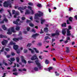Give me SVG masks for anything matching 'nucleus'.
I'll return each instance as SVG.
<instances>
[{
  "label": "nucleus",
  "mask_w": 77,
  "mask_h": 77,
  "mask_svg": "<svg viewBox=\"0 0 77 77\" xmlns=\"http://www.w3.org/2000/svg\"><path fill=\"white\" fill-rule=\"evenodd\" d=\"M31 59L32 60H35V59L37 60L35 61L36 64L38 66L40 69H41V68H43V67L41 66L40 63H39V60H38V57H37V55L36 54H35L34 55H33L31 57Z\"/></svg>",
  "instance_id": "obj_1"
},
{
  "label": "nucleus",
  "mask_w": 77,
  "mask_h": 77,
  "mask_svg": "<svg viewBox=\"0 0 77 77\" xmlns=\"http://www.w3.org/2000/svg\"><path fill=\"white\" fill-rule=\"evenodd\" d=\"M14 0H8L7 2H5L4 3V7H8L9 6L10 8H12L11 4L12 3Z\"/></svg>",
  "instance_id": "obj_2"
},
{
  "label": "nucleus",
  "mask_w": 77,
  "mask_h": 77,
  "mask_svg": "<svg viewBox=\"0 0 77 77\" xmlns=\"http://www.w3.org/2000/svg\"><path fill=\"white\" fill-rule=\"evenodd\" d=\"M38 14H35V16L34 17V19L35 20H39V17H41L42 16H43V13L39 11H38Z\"/></svg>",
  "instance_id": "obj_3"
},
{
  "label": "nucleus",
  "mask_w": 77,
  "mask_h": 77,
  "mask_svg": "<svg viewBox=\"0 0 77 77\" xmlns=\"http://www.w3.org/2000/svg\"><path fill=\"white\" fill-rule=\"evenodd\" d=\"M12 32L15 33V31L14 30V27H12L9 28L8 30V31L7 32V33L8 35H11L12 34Z\"/></svg>",
  "instance_id": "obj_4"
},
{
  "label": "nucleus",
  "mask_w": 77,
  "mask_h": 77,
  "mask_svg": "<svg viewBox=\"0 0 77 77\" xmlns=\"http://www.w3.org/2000/svg\"><path fill=\"white\" fill-rule=\"evenodd\" d=\"M60 30H57L56 31V33H53L51 34V35H50L49 34H47L46 35H48L49 36H54L56 35H59V32H60Z\"/></svg>",
  "instance_id": "obj_5"
},
{
  "label": "nucleus",
  "mask_w": 77,
  "mask_h": 77,
  "mask_svg": "<svg viewBox=\"0 0 77 77\" xmlns=\"http://www.w3.org/2000/svg\"><path fill=\"white\" fill-rule=\"evenodd\" d=\"M27 8V7L25 6L22 8L21 7H18L17 6H15V9H18V10H19L21 13H23V10H24Z\"/></svg>",
  "instance_id": "obj_6"
},
{
  "label": "nucleus",
  "mask_w": 77,
  "mask_h": 77,
  "mask_svg": "<svg viewBox=\"0 0 77 77\" xmlns=\"http://www.w3.org/2000/svg\"><path fill=\"white\" fill-rule=\"evenodd\" d=\"M10 45H14L13 46V48L15 50H17L18 48V46L17 45H15V43H13L12 41H11L10 43Z\"/></svg>",
  "instance_id": "obj_7"
},
{
  "label": "nucleus",
  "mask_w": 77,
  "mask_h": 77,
  "mask_svg": "<svg viewBox=\"0 0 77 77\" xmlns=\"http://www.w3.org/2000/svg\"><path fill=\"white\" fill-rule=\"evenodd\" d=\"M12 14H15V15L14 16V18H17V15H20V13L18 11H15V10H13L12 11Z\"/></svg>",
  "instance_id": "obj_8"
},
{
  "label": "nucleus",
  "mask_w": 77,
  "mask_h": 77,
  "mask_svg": "<svg viewBox=\"0 0 77 77\" xmlns=\"http://www.w3.org/2000/svg\"><path fill=\"white\" fill-rule=\"evenodd\" d=\"M23 39V37L21 36H20L19 38H13V40L15 42H17V41H18L19 40H21Z\"/></svg>",
  "instance_id": "obj_9"
},
{
  "label": "nucleus",
  "mask_w": 77,
  "mask_h": 77,
  "mask_svg": "<svg viewBox=\"0 0 77 77\" xmlns=\"http://www.w3.org/2000/svg\"><path fill=\"white\" fill-rule=\"evenodd\" d=\"M4 19L3 20H2V21H1L0 22V23L1 24H2V23H4V21H5V22L6 23H7V22H8V19H6V17H5V15H4Z\"/></svg>",
  "instance_id": "obj_10"
},
{
  "label": "nucleus",
  "mask_w": 77,
  "mask_h": 77,
  "mask_svg": "<svg viewBox=\"0 0 77 77\" xmlns=\"http://www.w3.org/2000/svg\"><path fill=\"white\" fill-rule=\"evenodd\" d=\"M20 21V19H18L16 21H14L13 23L14 24H15L17 25H20V23L19 24L18 23V21Z\"/></svg>",
  "instance_id": "obj_11"
},
{
  "label": "nucleus",
  "mask_w": 77,
  "mask_h": 77,
  "mask_svg": "<svg viewBox=\"0 0 77 77\" xmlns=\"http://www.w3.org/2000/svg\"><path fill=\"white\" fill-rule=\"evenodd\" d=\"M26 22L27 23H29V26L31 27H33V26H34V25L31 23V21L27 20Z\"/></svg>",
  "instance_id": "obj_12"
},
{
  "label": "nucleus",
  "mask_w": 77,
  "mask_h": 77,
  "mask_svg": "<svg viewBox=\"0 0 77 77\" xmlns=\"http://www.w3.org/2000/svg\"><path fill=\"white\" fill-rule=\"evenodd\" d=\"M41 23L42 24H43L45 22H46V20L43 19L42 18L41 20Z\"/></svg>",
  "instance_id": "obj_13"
},
{
  "label": "nucleus",
  "mask_w": 77,
  "mask_h": 77,
  "mask_svg": "<svg viewBox=\"0 0 77 77\" xmlns=\"http://www.w3.org/2000/svg\"><path fill=\"white\" fill-rule=\"evenodd\" d=\"M21 58L22 59V62L23 63H24L26 64V63H27V62L26 61V60H25L24 59V57L23 56H21Z\"/></svg>",
  "instance_id": "obj_14"
},
{
  "label": "nucleus",
  "mask_w": 77,
  "mask_h": 77,
  "mask_svg": "<svg viewBox=\"0 0 77 77\" xmlns=\"http://www.w3.org/2000/svg\"><path fill=\"white\" fill-rule=\"evenodd\" d=\"M67 36H70L71 34V31H69V29H67Z\"/></svg>",
  "instance_id": "obj_15"
},
{
  "label": "nucleus",
  "mask_w": 77,
  "mask_h": 77,
  "mask_svg": "<svg viewBox=\"0 0 77 77\" xmlns=\"http://www.w3.org/2000/svg\"><path fill=\"white\" fill-rule=\"evenodd\" d=\"M53 69V67H49L48 69H46L45 68V70H46V71H49V72H51L50 70H51V69Z\"/></svg>",
  "instance_id": "obj_16"
},
{
  "label": "nucleus",
  "mask_w": 77,
  "mask_h": 77,
  "mask_svg": "<svg viewBox=\"0 0 77 77\" xmlns=\"http://www.w3.org/2000/svg\"><path fill=\"white\" fill-rule=\"evenodd\" d=\"M8 42V40H4L2 42V43L3 45H5Z\"/></svg>",
  "instance_id": "obj_17"
},
{
  "label": "nucleus",
  "mask_w": 77,
  "mask_h": 77,
  "mask_svg": "<svg viewBox=\"0 0 77 77\" xmlns=\"http://www.w3.org/2000/svg\"><path fill=\"white\" fill-rule=\"evenodd\" d=\"M27 8L29 9H30L31 11L32 14H34V11H33V10H32V7H31L29 6Z\"/></svg>",
  "instance_id": "obj_18"
},
{
  "label": "nucleus",
  "mask_w": 77,
  "mask_h": 77,
  "mask_svg": "<svg viewBox=\"0 0 77 77\" xmlns=\"http://www.w3.org/2000/svg\"><path fill=\"white\" fill-rule=\"evenodd\" d=\"M68 40H70V38L69 37H67L66 38V40L64 42V43L66 44L68 42Z\"/></svg>",
  "instance_id": "obj_19"
},
{
  "label": "nucleus",
  "mask_w": 77,
  "mask_h": 77,
  "mask_svg": "<svg viewBox=\"0 0 77 77\" xmlns=\"http://www.w3.org/2000/svg\"><path fill=\"white\" fill-rule=\"evenodd\" d=\"M62 33L64 35H65V34L66 33V29H63L62 30Z\"/></svg>",
  "instance_id": "obj_20"
},
{
  "label": "nucleus",
  "mask_w": 77,
  "mask_h": 77,
  "mask_svg": "<svg viewBox=\"0 0 77 77\" xmlns=\"http://www.w3.org/2000/svg\"><path fill=\"white\" fill-rule=\"evenodd\" d=\"M2 28L4 30H6L7 29L5 25H3L2 26Z\"/></svg>",
  "instance_id": "obj_21"
},
{
  "label": "nucleus",
  "mask_w": 77,
  "mask_h": 77,
  "mask_svg": "<svg viewBox=\"0 0 77 77\" xmlns=\"http://www.w3.org/2000/svg\"><path fill=\"white\" fill-rule=\"evenodd\" d=\"M29 51H30L32 54H33L35 53V51H34L33 49H32L30 48L29 49Z\"/></svg>",
  "instance_id": "obj_22"
},
{
  "label": "nucleus",
  "mask_w": 77,
  "mask_h": 77,
  "mask_svg": "<svg viewBox=\"0 0 77 77\" xmlns=\"http://www.w3.org/2000/svg\"><path fill=\"white\" fill-rule=\"evenodd\" d=\"M38 35H39V34H33L32 36V38H36V37L37 36H38Z\"/></svg>",
  "instance_id": "obj_23"
},
{
  "label": "nucleus",
  "mask_w": 77,
  "mask_h": 77,
  "mask_svg": "<svg viewBox=\"0 0 77 77\" xmlns=\"http://www.w3.org/2000/svg\"><path fill=\"white\" fill-rule=\"evenodd\" d=\"M33 50H34L35 51L36 53H39V51L37 50V49L36 48H33Z\"/></svg>",
  "instance_id": "obj_24"
},
{
  "label": "nucleus",
  "mask_w": 77,
  "mask_h": 77,
  "mask_svg": "<svg viewBox=\"0 0 77 77\" xmlns=\"http://www.w3.org/2000/svg\"><path fill=\"white\" fill-rule=\"evenodd\" d=\"M30 14V12L29 11V10H26L25 14Z\"/></svg>",
  "instance_id": "obj_25"
},
{
  "label": "nucleus",
  "mask_w": 77,
  "mask_h": 77,
  "mask_svg": "<svg viewBox=\"0 0 77 77\" xmlns=\"http://www.w3.org/2000/svg\"><path fill=\"white\" fill-rule=\"evenodd\" d=\"M0 38H7V36L1 35H0Z\"/></svg>",
  "instance_id": "obj_26"
},
{
  "label": "nucleus",
  "mask_w": 77,
  "mask_h": 77,
  "mask_svg": "<svg viewBox=\"0 0 77 77\" xmlns=\"http://www.w3.org/2000/svg\"><path fill=\"white\" fill-rule=\"evenodd\" d=\"M48 28L46 27L44 28V31L45 32H47L48 31Z\"/></svg>",
  "instance_id": "obj_27"
},
{
  "label": "nucleus",
  "mask_w": 77,
  "mask_h": 77,
  "mask_svg": "<svg viewBox=\"0 0 77 77\" xmlns=\"http://www.w3.org/2000/svg\"><path fill=\"white\" fill-rule=\"evenodd\" d=\"M20 27L18 26H17L16 27V30H19Z\"/></svg>",
  "instance_id": "obj_28"
},
{
  "label": "nucleus",
  "mask_w": 77,
  "mask_h": 77,
  "mask_svg": "<svg viewBox=\"0 0 77 77\" xmlns=\"http://www.w3.org/2000/svg\"><path fill=\"white\" fill-rule=\"evenodd\" d=\"M50 62H49V61L47 60H46L45 61V63L46 64H49V63Z\"/></svg>",
  "instance_id": "obj_29"
},
{
  "label": "nucleus",
  "mask_w": 77,
  "mask_h": 77,
  "mask_svg": "<svg viewBox=\"0 0 77 77\" xmlns=\"http://www.w3.org/2000/svg\"><path fill=\"white\" fill-rule=\"evenodd\" d=\"M66 48V52L68 53H69V47H67Z\"/></svg>",
  "instance_id": "obj_30"
},
{
  "label": "nucleus",
  "mask_w": 77,
  "mask_h": 77,
  "mask_svg": "<svg viewBox=\"0 0 77 77\" xmlns=\"http://www.w3.org/2000/svg\"><path fill=\"white\" fill-rule=\"evenodd\" d=\"M8 12L9 13V14L10 16V17H12V14H11V10H8Z\"/></svg>",
  "instance_id": "obj_31"
},
{
  "label": "nucleus",
  "mask_w": 77,
  "mask_h": 77,
  "mask_svg": "<svg viewBox=\"0 0 77 77\" xmlns=\"http://www.w3.org/2000/svg\"><path fill=\"white\" fill-rule=\"evenodd\" d=\"M66 23H64L62 24V27H66Z\"/></svg>",
  "instance_id": "obj_32"
},
{
  "label": "nucleus",
  "mask_w": 77,
  "mask_h": 77,
  "mask_svg": "<svg viewBox=\"0 0 77 77\" xmlns=\"http://www.w3.org/2000/svg\"><path fill=\"white\" fill-rule=\"evenodd\" d=\"M32 45V44L31 43L28 44L27 45V47H30V46Z\"/></svg>",
  "instance_id": "obj_33"
},
{
  "label": "nucleus",
  "mask_w": 77,
  "mask_h": 77,
  "mask_svg": "<svg viewBox=\"0 0 77 77\" xmlns=\"http://www.w3.org/2000/svg\"><path fill=\"white\" fill-rule=\"evenodd\" d=\"M9 60V65H12V63H13L10 60Z\"/></svg>",
  "instance_id": "obj_34"
},
{
  "label": "nucleus",
  "mask_w": 77,
  "mask_h": 77,
  "mask_svg": "<svg viewBox=\"0 0 77 77\" xmlns=\"http://www.w3.org/2000/svg\"><path fill=\"white\" fill-rule=\"evenodd\" d=\"M16 60H17V62H19V60H20V58H19V57H17L16 58Z\"/></svg>",
  "instance_id": "obj_35"
},
{
  "label": "nucleus",
  "mask_w": 77,
  "mask_h": 77,
  "mask_svg": "<svg viewBox=\"0 0 77 77\" xmlns=\"http://www.w3.org/2000/svg\"><path fill=\"white\" fill-rule=\"evenodd\" d=\"M34 69L35 71H38V68L37 67H35L34 68Z\"/></svg>",
  "instance_id": "obj_36"
},
{
  "label": "nucleus",
  "mask_w": 77,
  "mask_h": 77,
  "mask_svg": "<svg viewBox=\"0 0 77 77\" xmlns=\"http://www.w3.org/2000/svg\"><path fill=\"white\" fill-rule=\"evenodd\" d=\"M11 61H14L15 59L14 58H11Z\"/></svg>",
  "instance_id": "obj_37"
},
{
  "label": "nucleus",
  "mask_w": 77,
  "mask_h": 77,
  "mask_svg": "<svg viewBox=\"0 0 77 77\" xmlns=\"http://www.w3.org/2000/svg\"><path fill=\"white\" fill-rule=\"evenodd\" d=\"M29 5H30L31 6H33V3L32 2H29L28 3Z\"/></svg>",
  "instance_id": "obj_38"
},
{
  "label": "nucleus",
  "mask_w": 77,
  "mask_h": 77,
  "mask_svg": "<svg viewBox=\"0 0 77 77\" xmlns=\"http://www.w3.org/2000/svg\"><path fill=\"white\" fill-rule=\"evenodd\" d=\"M37 6L38 7H39V8H41V7H42L41 4H38Z\"/></svg>",
  "instance_id": "obj_39"
},
{
  "label": "nucleus",
  "mask_w": 77,
  "mask_h": 77,
  "mask_svg": "<svg viewBox=\"0 0 77 77\" xmlns=\"http://www.w3.org/2000/svg\"><path fill=\"white\" fill-rule=\"evenodd\" d=\"M3 12V8H1L0 10V13H2Z\"/></svg>",
  "instance_id": "obj_40"
},
{
  "label": "nucleus",
  "mask_w": 77,
  "mask_h": 77,
  "mask_svg": "<svg viewBox=\"0 0 77 77\" xmlns=\"http://www.w3.org/2000/svg\"><path fill=\"white\" fill-rule=\"evenodd\" d=\"M55 73L56 75L57 76H58L59 75V74L57 73V72H55Z\"/></svg>",
  "instance_id": "obj_41"
},
{
  "label": "nucleus",
  "mask_w": 77,
  "mask_h": 77,
  "mask_svg": "<svg viewBox=\"0 0 77 77\" xmlns=\"http://www.w3.org/2000/svg\"><path fill=\"white\" fill-rule=\"evenodd\" d=\"M27 31H29L30 30V27H27Z\"/></svg>",
  "instance_id": "obj_42"
},
{
  "label": "nucleus",
  "mask_w": 77,
  "mask_h": 77,
  "mask_svg": "<svg viewBox=\"0 0 77 77\" xmlns=\"http://www.w3.org/2000/svg\"><path fill=\"white\" fill-rule=\"evenodd\" d=\"M5 50H6V51H9V50H10L8 48H6L5 49Z\"/></svg>",
  "instance_id": "obj_43"
},
{
  "label": "nucleus",
  "mask_w": 77,
  "mask_h": 77,
  "mask_svg": "<svg viewBox=\"0 0 77 77\" xmlns=\"http://www.w3.org/2000/svg\"><path fill=\"white\" fill-rule=\"evenodd\" d=\"M38 45V46H41L42 45V43H39L37 44Z\"/></svg>",
  "instance_id": "obj_44"
},
{
  "label": "nucleus",
  "mask_w": 77,
  "mask_h": 77,
  "mask_svg": "<svg viewBox=\"0 0 77 77\" xmlns=\"http://www.w3.org/2000/svg\"><path fill=\"white\" fill-rule=\"evenodd\" d=\"M13 74H14V75H18V73L17 72H15V73H13Z\"/></svg>",
  "instance_id": "obj_45"
},
{
  "label": "nucleus",
  "mask_w": 77,
  "mask_h": 77,
  "mask_svg": "<svg viewBox=\"0 0 77 77\" xmlns=\"http://www.w3.org/2000/svg\"><path fill=\"white\" fill-rule=\"evenodd\" d=\"M68 28H69V30H71V29H72V27H71V26H68Z\"/></svg>",
  "instance_id": "obj_46"
},
{
  "label": "nucleus",
  "mask_w": 77,
  "mask_h": 77,
  "mask_svg": "<svg viewBox=\"0 0 77 77\" xmlns=\"http://www.w3.org/2000/svg\"><path fill=\"white\" fill-rule=\"evenodd\" d=\"M32 32H34V33L35 32H36V31L35 30V29H32Z\"/></svg>",
  "instance_id": "obj_47"
},
{
  "label": "nucleus",
  "mask_w": 77,
  "mask_h": 77,
  "mask_svg": "<svg viewBox=\"0 0 77 77\" xmlns=\"http://www.w3.org/2000/svg\"><path fill=\"white\" fill-rule=\"evenodd\" d=\"M39 59H41V60L43 59V58H42V56H39Z\"/></svg>",
  "instance_id": "obj_48"
},
{
  "label": "nucleus",
  "mask_w": 77,
  "mask_h": 77,
  "mask_svg": "<svg viewBox=\"0 0 77 77\" xmlns=\"http://www.w3.org/2000/svg\"><path fill=\"white\" fill-rule=\"evenodd\" d=\"M11 55L12 56H15V54L13 52H11Z\"/></svg>",
  "instance_id": "obj_49"
},
{
  "label": "nucleus",
  "mask_w": 77,
  "mask_h": 77,
  "mask_svg": "<svg viewBox=\"0 0 77 77\" xmlns=\"http://www.w3.org/2000/svg\"><path fill=\"white\" fill-rule=\"evenodd\" d=\"M72 18L71 17H70L69 18V20L70 21H72Z\"/></svg>",
  "instance_id": "obj_50"
},
{
  "label": "nucleus",
  "mask_w": 77,
  "mask_h": 77,
  "mask_svg": "<svg viewBox=\"0 0 77 77\" xmlns=\"http://www.w3.org/2000/svg\"><path fill=\"white\" fill-rule=\"evenodd\" d=\"M45 40H46V39H50V38H48V37L47 36V37H45Z\"/></svg>",
  "instance_id": "obj_51"
},
{
  "label": "nucleus",
  "mask_w": 77,
  "mask_h": 77,
  "mask_svg": "<svg viewBox=\"0 0 77 77\" xmlns=\"http://www.w3.org/2000/svg\"><path fill=\"white\" fill-rule=\"evenodd\" d=\"M4 48H5V47H3L2 48V49L1 51V52H3V51L4 50Z\"/></svg>",
  "instance_id": "obj_52"
},
{
  "label": "nucleus",
  "mask_w": 77,
  "mask_h": 77,
  "mask_svg": "<svg viewBox=\"0 0 77 77\" xmlns=\"http://www.w3.org/2000/svg\"><path fill=\"white\" fill-rule=\"evenodd\" d=\"M17 69L14 68V69L13 70V71H14V72H15V71H17Z\"/></svg>",
  "instance_id": "obj_53"
},
{
  "label": "nucleus",
  "mask_w": 77,
  "mask_h": 77,
  "mask_svg": "<svg viewBox=\"0 0 77 77\" xmlns=\"http://www.w3.org/2000/svg\"><path fill=\"white\" fill-rule=\"evenodd\" d=\"M28 63H33V62L31 61H28Z\"/></svg>",
  "instance_id": "obj_54"
},
{
  "label": "nucleus",
  "mask_w": 77,
  "mask_h": 77,
  "mask_svg": "<svg viewBox=\"0 0 77 77\" xmlns=\"http://www.w3.org/2000/svg\"><path fill=\"white\" fill-rule=\"evenodd\" d=\"M23 33L24 34H26V33H27V32L26 31H24L23 32Z\"/></svg>",
  "instance_id": "obj_55"
},
{
  "label": "nucleus",
  "mask_w": 77,
  "mask_h": 77,
  "mask_svg": "<svg viewBox=\"0 0 77 77\" xmlns=\"http://www.w3.org/2000/svg\"><path fill=\"white\" fill-rule=\"evenodd\" d=\"M67 24H70L69 23V20H67Z\"/></svg>",
  "instance_id": "obj_56"
},
{
  "label": "nucleus",
  "mask_w": 77,
  "mask_h": 77,
  "mask_svg": "<svg viewBox=\"0 0 77 77\" xmlns=\"http://www.w3.org/2000/svg\"><path fill=\"white\" fill-rule=\"evenodd\" d=\"M23 71H27V69H26L25 68H24L23 69Z\"/></svg>",
  "instance_id": "obj_57"
},
{
  "label": "nucleus",
  "mask_w": 77,
  "mask_h": 77,
  "mask_svg": "<svg viewBox=\"0 0 77 77\" xmlns=\"http://www.w3.org/2000/svg\"><path fill=\"white\" fill-rule=\"evenodd\" d=\"M25 19V17H23L22 18V20H24Z\"/></svg>",
  "instance_id": "obj_58"
},
{
  "label": "nucleus",
  "mask_w": 77,
  "mask_h": 77,
  "mask_svg": "<svg viewBox=\"0 0 77 77\" xmlns=\"http://www.w3.org/2000/svg\"><path fill=\"white\" fill-rule=\"evenodd\" d=\"M21 35H22V33H21V32H19V36H21Z\"/></svg>",
  "instance_id": "obj_59"
},
{
  "label": "nucleus",
  "mask_w": 77,
  "mask_h": 77,
  "mask_svg": "<svg viewBox=\"0 0 77 77\" xmlns=\"http://www.w3.org/2000/svg\"><path fill=\"white\" fill-rule=\"evenodd\" d=\"M27 51L26 49H25L24 50V53H26V52Z\"/></svg>",
  "instance_id": "obj_60"
},
{
  "label": "nucleus",
  "mask_w": 77,
  "mask_h": 77,
  "mask_svg": "<svg viewBox=\"0 0 77 77\" xmlns=\"http://www.w3.org/2000/svg\"><path fill=\"white\" fill-rule=\"evenodd\" d=\"M40 33H44V32L42 31V29H41V32H40Z\"/></svg>",
  "instance_id": "obj_61"
},
{
  "label": "nucleus",
  "mask_w": 77,
  "mask_h": 77,
  "mask_svg": "<svg viewBox=\"0 0 77 77\" xmlns=\"http://www.w3.org/2000/svg\"><path fill=\"white\" fill-rule=\"evenodd\" d=\"M17 53H18V54H19L20 53V51L19 50H17Z\"/></svg>",
  "instance_id": "obj_62"
},
{
  "label": "nucleus",
  "mask_w": 77,
  "mask_h": 77,
  "mask_svg": "<svg viewBox=\"0 0 77 77\" xmlns=\"http://www.w3.org/2000/svg\"><path fill=\"white\" fill-rule=\"evenodd\" d=\"M72 8H69V11H72Z\"/></svg>",
  "instance_id": "obj_63"
},
{
  "label": "nucleus",
  "mask_w": 77,
  "mask_h": 77,
  "mask_svg": "<svg viewBox=\"0 0 77 77\" xmlns=\"http://www.w3.org/2000/svg\"><path fill=\"white\" fill-rule=\"evenodd\" d=\"M6 75V73H4V75L2 76V77H5V76H6V75Z\"/></svg>",
  "instance_id": "obj_64"
}]
</instances>
